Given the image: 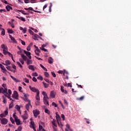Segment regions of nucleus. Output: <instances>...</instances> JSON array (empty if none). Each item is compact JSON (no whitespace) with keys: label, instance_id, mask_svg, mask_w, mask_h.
I'll return each instance as SVG.
<instances>
[{"label":"nucleus","instance_id":"nucleus-1","mask_svg":"<svg viewBox=\"0 0 131 131\" xmlns=\"http://www.w3.org/2000/svg\"><path fill=\"white\" fill-rule=\"evenodd\" d=\"M43 102L45 105H48V106H50L49 104V97L48 96H45L43 98Z\"/></svg>","mask_w":131,"mask_h":131},{"label":"nucleus","instance_id":"nucleus-2","mask_svg":"<svg viewBox=\"0 0 131 131\" xmlns=\"http://www.w3.org/2000/svg\"><path fill=\"white\" fill-rule=\"evenodd\" d=\"M33 113L34 114L35 118H37V116L39 115L40 112L38 110H34L33 111Z\"/></svg>","mask_w":131,"mask_h":131},{"label":"nucleus","instance_id":"nucleus-3","mask_svg":"<svg viewBox=\"0 0 131 131\" xmlns=\"http://www.w3.org/2000/svg\"><path fill=\"white\" fill-rule=\"evenodd\" d=\"M29 88L30 90L32 91V92H33V93H36V94H37V93L39 92V90H38V89H36V88H35V87H32L31 85H29Z\"/></svg>","mask_w":131,"mask_h":131},{"label":"nucleus","instance_id":"nucleus-4","mask_svg":"<svg viewBox=\"0 0 131 131\" xmlns=\"http://www.w3.org/2000/svg\"><path fill=\"white\" fill-rule=\"evenodd\" d=\"M12 98H14L15 100H18V98H19V95H18V92L17 91H14V93L12 95Z\"/></svg>","mask_w":131,"mask_h":131},{"label":"nucleus","instance_id":"nucleus-5","mask_svg":"<svg viewBox=\"0 0 131 131\" xmlns=\"http://www.w3.org/2000/svg\"><path fill=\"white\" fill-rule=\"evenodd\" d=\"M0 121L2 124H7L8 123V119L6 118H0Z\"/></svg>","mask_w":131,"mask_h":131},{"label":"nucleus","instance_id":"nucleus-6","mask_svg":"<svg viewBox=\"0 0 131 131\" xmlns=\"http://www.w3.org/2000/svg\"><path fill=\"white\" fill-rule=\"evenodd\" d=\"M8 92V89L5 88V90L3 88H0V94H5V93H7Z\"/></svg>","mask_w":131,"mask_h":131},{"label":"nucleus","instance_id":"nucleus-7","mask_svg":"<svg viewBox=\"0 0 131 131\" xmlns=\"http://www.w3.org/2000/svg\"><path fill=\"white\" fill-rule=\"evenodd\" d=\"M23 118H24V120H26L28 118V114H27V111H25V114L23 116H22Z\"/></svg>","mask_w":131,"mask_h":131},{"label":"nucleus","instance_id":"nucleus-8","mask_svg":"<svg viewBox=\"0 0 131 131\" xmlns=\"http://www.w3.org/2000/svg\"><path fill=\"white\" fill-rule=\"evenodd\" d=\"M0 68L2 69V70H3V73H6V72H8V71H7L6 68H5V66H3V64H0Z\"/></svg>","mask_w":131,"mask_h":131},{"label":"nucleus","instance_id":"nucleus-9","mask_svg":"<svg viewBox=\"0 0 131 131\" xmlns=\"http://www.w3.org/2000/svg\"><path fill=\"white\" fill-rule=\"evenodd\" d=\"M9 37L10 39L12 40V42H13V43H17V41L16 39H15V38L14 37H12L11 35H9Z\"/></svg>","mask_w":131,"mask_h":131},{"label":"nucleus","instance_id":"nucleus-10","mask_svg":"<svg viewBox=\"0 0 131 131\" xmlns=\"http://www.w3.org/2000/svg\"><path fill=\"white\" fill-rule=\"evenodd\" d=\"M29 107H31V108H32V105H31L30 101H29V103H28L26 105V108L28 111H29Z\"/></svg>","mask_w":131,"mask_h":131},{"label":"nucleus","instance_id":"nucleus-11","mask_svg":"<svg viewBox=\"0 0 131 131\" xmlns=\"http://www.w3.org/2000/svg\"><path fill=\"white\" fill-rule=\"evenodd\" d=\"M38 37H39V36L36 34H34L32 36V38L34 39V40H38V39H37Z\"/></svg>","mask_w":131,"mask_h":131},{"label":"nucleus","instance_id":"nucleus-12","mask_svg":"<svg viewBox=\"0 0 131 131\" xmlns=\"http://www.w3.org/2000/svg\"><path fill=\"white\" fill-rule=\"evenodd\" d=\"M19 29L20 30H21L23 33H24V34L26 33V32H27V28H25L24 29L23 27H20Z\"/></svg>","mask_w":131,"mask_h":131},{"label":"nucleus","instance_id":"nucleus-13","mask_svg":"<svg viewBox=\"0 0 131 131\" xmlns=\"http://www.w3.org/2000/svg\"><path fill=\"white\" fill-rule=\"evenodd\" d=\"M35 53L37 56H39L40 50H39V49H38V48L36 49V50H35Z\"/></svg>","mask_w":131,"mask_h":131},{"label":"nucleus","instance_id":"nucleus-14","mask_svg":"<svg viewBox=\"0 0 131 131\" xmlns=\"http://www.w3.org/2000/svg\"><path fill=\"white\" fill-rule=\"evenodd\" d=\"M17 125H20L21 124V121H20V119H18V118H16V119H14Z\"/></svg>","mask_w":131,"mask_h":131},{"label":"nucleus","instance_id":"nucleus-15","mask_svg":"<svg viewBox=\"0 0 131 131\" xmlns=\"http://www.w3.org/2000/svg\"><path fill=\"white\" fill-rule=\"evenodd\" d=\"M6 50V49L3 50V54H4V55H7V54H8L9 56H11V55H12V54H11V53L8 52V51H7Z\"/></svg>","mask_w":131,"mask_h":131},{"label":"nucleus","instance_id":"nucleus-16","mask_svg":"<svg viewBox=\"0 0 131 131\" xmlns=\"http://www.w3.org/2000/svg\"><path fill=\"white\" fill-rule=\"evenodd\" d=\"M30 127L31 128H33L35 127V124H34V122H33V121L30 122Z\"/></svg>","mask_w":131,"mask_h":131},{"label":"nucleus","instance_id":"nucleus-17","mask_svg":"<svg viewBox=\"0 0 131 131\" xmlns=\"http://www.w3.org/2000/svg\"><path fill=\"white\" fill-rule=\"evenodd\" d=\"M35 98L37 101H40V98L39 97V92H37Z\"/></svg>","mask_w":131,"mask_h":131},{"label":"nucleus","instance_id":"nucleus-18","mask_svg":"<svg viewBox=\"0 0 131 131\" xmlns=\"http://www.w3.org/2000/svg\"><path fill=\"white\" fill-rule=\"evenodd\" d=\"M6 9L7 11H8V12H10V10H13V8H12V7L10 6V5H7L6 7Z\"/></svg>","mask_w":131,"mask_h":131},{"label":"nucleus","instance_id":"nucleus-19","mask_svg":"<svg viewBox=\"0 0 131 131\" xmlns=\"http://www.w3.org/2000/svg\"><path fill=\"white\" fill-rule=\"evenodd\" d=\"M48 62L49 64H53V62H54V59H53V58L50 57L48 58Z\"/></svg>","mask_w":131,"mask_h":131},{"label":"nucleus","instance_id":"nucleus-20","mask_svg":"<svg viewBox=\"0 0 131 131\" xmlns=\"http://www.w3.org/2000/svg\"><path fill=\"white\" fill-rule=\"evenodd\" d=\"M21 58L24 61H27V60H28L27 56H25L24 54L21 55Z\"/></svg>","mask_w":131,"mask_h":131},{"label":"nucleus","instance_id":"nucleus-21","mask_svg":"<svg viewBox=\"0 0 131 131\" xmlns=\"http://www.w3.org/2000/svg\"><path fill=\"white\" fill-rule=\"evenodd\" d=\"M64 86H67V88H72V85L70 83H67L66 82V84L64 85Z\"/></svg>","mask_w":131,"mask_h":131},{"label":"nucleus","instance_id":"nucleus-22","mask_svg":"<svg viewBox=\"0 0 131 131\" xmlns=\"http://www.w3.org/2000/svg\"><path fill=\"white\" fill-rule=\"evenodd\" d=\"M28 68H29V69H30V70H32V71H34V70H35L34 67L32 65L29 66Z\"/></svg>","mask_w":131,"mask_h":131},{"label":"nucleus","instance_id":"nucleus-23","mask_svg":"<svg viewBox=\"0 0 131 131\" xmlns=\"http://www.w3.org/2000/svg\"><path fill=\"white\" fill-rule=\"evenodd\" d=\"M18 12H20V13H22L23 15H29V13H25V11L24 10H18Z\"/></svg>","mask_w":131,"mask_h":131},{"label":"nucleus","instance_id":"nucleus-24","mask_svg":"<svg viewBox=\"0 0 131 131\" xmlns=\"http://www.w3.org/2000/svg\"><path fill=\"white\" fill-rule=\"evenodd\" d=\"M42 83L44 85V88H45V89H48V88H49V85H50L49 84L45 82H42Z\"/></svg>","mask_w":131,"mask_h":131},{"label":"nucleus","instance_id":"nucleus-25","mask_svg":"<svg viewBox=\"0 0 131 131\" xmlns=\"http://www.w3.org/2000/svg\"><path fill=\"white\" fill-rule=\"evenodd\" d=\"M50 97L51 98H55V93H54V91H51L50 93Z\"/></svg>","mask_w":131,"mask_h":131},{"label":"nucleus","instance_id":"nucleus-26","mask_svg":"<svg viewBox=\"0 0 131 131\" xmlns=\"http://www.w3.org/2000/svg\"><path fill=\"white\" fill-rule=\"evenodd\" d=\"M15 109H16L17 111H20L21 107L18 104L15 105Z\"/></svg>","mask_w":131,"mask_h":131},{"label":"nucleus","instance_id":"nucleus-27","mask_svg":"<svg viewBox=\"0 0 131 131\" xmlns=\"http://www.w3.org/2000/svg\"><path fill=\"white\" fill-rule=\"evenodd\" d=\"M40 67H41V68H42V69L44 71H48V69H47V68H46L43 66H42V64H40Z\"/></svg>","mask_w":131,"mask_h":131},{"label":"nucleus","instance_id":"nucleus-28","mask_svg":"<svg viewBox=\"0 0 131 131\" xmlns=\"http://www.w3.org/2000/svg\"><path fill=\"white\" fill-rule=\"evenodd\" d=\"M52 123L53 125V126H57V125L56 124V120L55 119H53L52 121Z\"/></svg>","mask_w":131,"mask_h":131},{"label":"nucleus","instance_id":"nucleus-29","mask_svg":"<svg viewBox=\"0 0 131 131\" xmlns=\"http://www.w3.org/2000/svg\"><path fill=\"white\" fill-rule=\"evenodd\" d=\"M27 65H30V64H32V60H29V59L27 60Z\"/></svg>","mask_w":131,"mask_h":131},{"label":"nucleus","instance_id":"nucleus-30","mask_svg":"<svg viewBox=\"0 0 131 131\" xmlns=\"http://www.w3.org/2000/svg\"><path fill=\"white\" fill-rule=\"evenodd\" d=\"M14 107V103H13V102H11V103L9 104V109H12V107Z\"/></svg>","mask_w":131,"mask_h":131},{"label":"nucleus","instance_id":"nucleus-31","mask_svg":"<svg viewBox=\"0 0 131 131\" xmlns=\"http://www.w3.org/2000/svg\"><path fill=\"white\" fill-rule=\"evenodd\" d=\"M7 32L8 33H10L11 34H12V33H13V32H14V31H13V30H12L11 29H8Z\"/></svg>","mask_w":131,"mask_h":131},{"label":"nucleus","instance_id":"nucleus-32","mask_svg":"<svg viewBox=\"0 0 131 131\" xmlns=\"http://www.w3.org/2000/svg\"><path fill=\"white\" fill-rule=\"evenodd\" d=\"M2 32H1V35H3L4 36V35H5V34H6V31H5L4 29H2Z\"/></svg>","mask_w":131,"mask_h":131},{"label":"nucleus","instance_id":"nucleus-33","mask_svg":"<svg viewBox=\"0 0 131 131\" xmlns=\"http://www.w3.org/2000/svg\"><path fill=\"white\" fill-rule=\"evenodd\" d=\"M5 63H6V66H8V65H10L11 64V61H10V60H6L5 61Z\"/></svg>","mask_w":131,"mask_h":131},{"label":"nucleus","instance_id":"nucleus-34","mask_svg":"<svg viewBox=\"0 0 131 131\" xmlns=\"http://www.w3.org/2000/svg\"><path fill=\"white\" fill-rule=\"evenodd\" d=\"M45 113L48 114V115H50V114H51V112H50V110H49L48 109H45Z\"/></svg>","mask_w":131,"mask_h":131},{"label":"nucleus","instance_id":"nucleus-35","mask_svg":"<svg viewBox=\"0 0 131 131\" xmlns=\"http://www.w3.org/2000/svg\"><path fill=\"white\" fill-rule=\"evenodd\" d=\"M8 23L12 28H15V26L14 25V23H13V22L9 21Z\"/></svg>","mask_w":131,"mask_h":131},{"label":"nucleus","instance_id":"nucleus-36","mask_svg":"<svg viewBox=\"0 0 131 131\" xmlns=\"http://www.w3.org/2000/svg\"><path fill=\"white\" fill-rule=\"evenodd\" d=\"M44 74L46 77H50V74H49V73L45 72H44Z\"/></svg>","mask_w":131,"mask_h":131},{"label":"nucleus","instance_id":"nucleus-37","mask_svg":"<svg viewBox=\"0 0 131 131\" xmlns=\"http://www.w3.org/2000/svg\"><path fill=\"white\" fill-rule=\"evenodd\" d=\"M19 20H21V21H23V22H25L26 21V20L25 19V18H24L23 17L21 16L19 17Z\"/></svg>","mask_w":131,"mask_h":131},{"label":"nucleus","instance_id":"nucleus-38","mask_svg":"<svg viewBox=\"0 0 131 131\" xmlns=\"http://www.w3.org/2000/svg\"><path fill=\"white\" fill-rule=\"evenodd\" d=\"M19 40L21 41V45H23V46H26V43H25V41H23V40L19 39Z\"/></svg>","mask_w":131,"mask_h":131},{"label":"nucleus","instance_id":"nucleus-39","mask_svg":"<svg viewBox=\"0 0 131 131\" xmlns=\"http://www.w3.org/2000/svg\"><path fill=\"white\" fill-rule=\"evenodd\" d=\"M10 121H11V122L13 124H15V121H14V119H13V118L10 117Z\"/></svg>","mask_w":131,"mask_h":131},{"label":"nucleus","instance_id":"nucleus-40","mask_svg":"<svg viewBox=\"0 0 131 131\" xmlns=\"http://www.w3.org/2000/svg\"><path fill=\"white\" fill-rule=\"evenodd\" d=\"M40 49L41 50V51H43L44 52H48V50L45 49V47H40Z\"/></svg>","mask_w":131,"mask_h":131},{"label":"nucleus","instance_id":"nucleus-41","mask_svg":"<svg viewBox=\"0 0 131 131\" xmlns=\"http://www.w3.org/2000/svg\"><path fill=\"white\" fill-rule=\"evenodd\" d=\"M19 61L21 63L22 65H24V61H23L22 58H19Z\"/></svg>","mask_w":131,"mask_h":131},{"label":"nucleus","instance_id":"nucleus-42","mask_svg":"<svg viewBox=\"0 0 131 131\" xmlns=\"http://www.w3.org/2000/svg\"><path fill=\"white\" fill-rule=\"evenodd\" d=\"M10 77L13 80H14V81H16V82H17V79L15 77H14L13 76L10 75Z\"/></svg>","mask_w":131,"mask_h":131},{"label":"nucleus","instance_id":"nucleus-43","mask_svg":"<svg viewBox=\"0 0 131 131\" xmlns=\"http://www.w3.org/2000/svg\"><path fill=\"white\" fill-rule=\"evenodd\" d=\"M1 48H2V49H3V50H7V48H6V46L4 44H3L1 46Z\"/></svg>","mask_w":131,"mask_h":131},{"label":"nucleus","instance_id":"nucleus-44","mask_svg":"<svg viewBox=\"0 0 131 131\" xmlns=\"http://www.w3.org/2000/svg\"><path fill=\"white\" fill-rule=\"evenodd\" d=\"M52 3H50V6H49V12H50V13H51V12H52Z\"/></svg>","mask_w":131,"mask_h":131},{"label":"nucleus","instance_id":"nucleus-45","mask_svg":"<svg viewBox=\"0 0 131 131\" xmlns=\"http://www.w3.org/2000/svg\"><path fill=\"white\" fill-rule=\"evenodd\" d=\"M24 101L25 102H28V103H30V100H29V99L27 97H26V98L24 99Z\"/></svg>","mask_w":131,"mask_h":131},{"label":"nucleus","instance_id":"nucleus-46","mask_svg":"<svg viewBox=\"0 0 131 131\" xmlns=\"http://www.w3.org/2000/svg\"><path fill=\"white\" fill-rule=\"evenodd\" d=\"M3 103H4V104L7 103V100H6V99H5V96H3Z\"/></svg>","mask_w":131,"mask_h":131},{"label":"nucleus","instance_id":"nucleus-47","mask_svg":"<svg viewBox=\"0 0 131 131\" xmlns=\"http://www.w3.org/2000/svg\"><path fill=\"white\" fill-rule=\"evenodd\" d=\"M28 31L30 33V34H32V35L34 34L33 31H32V30H31V29H29Z\"/></svg>","mask_w":131,"mask_h":131},{"label":"nucleus","instance_id":"nucleus-48","mask_svg":"<svg viewBox=\"0 0 131 131\" xmlns=\"http://www.w3.org/2000/svg\"><path fill=\"white\" fill-rule=\"evenodd\" d=\"M52 106H54L55 107H58V105H57V104L54 102L52 103Z\"/></svg>","mask_w":131,"mask_h":131},{"label":"nucleus","instance_id":"nucleus-49","mask_svg":"<svg viewBox=\"0 0 131 131\" xmlns=\"http://www.w3.org/2000/svg\"><path fill=\"white\" fill-rule=\"evenodd\" d=\"M22 52H23V50H19V51L17 52L18 55H21V56H22L23 54H21L22 53Z\"/></svg>","mask_w":131,"mask_h":131},{"label":"nucleus","instance_id":"nucleus-50","mask_svg":"<svg viewBox=\"0 0 131 131\" xmlns=\"http://www.w3.org/2000/svg\"><path fill=\"white\" fill-rule=\"evenodd\" d=\"M24 81L25 82H26V83H29V80L27 78H25Z\"/></svg>","mask_w":131,"mask_h":131},{"label":"nucleus","instance_id":"nucleus-51","mask_svg":"<svg viewBox=\"0 0 131 131\" xmlns=\"http://www.w3.org/2000/svg\"><path fill=\"white\" fill-rule=\"evenodd\" d=\"M16 63H17V65H18L20 67V68H23V66H22L21 65V63H20L18 61H17Z\"/></svg>","mask_w":131,"mask_h":131},{"label":"nucleus","instance_id":"nucleus-52","mask_svg":"<svg viewBox=\"0 0 131 131\" xmlns=\"http://www.w3.org/2000/svg\"><path fill=\"white\" fill-rule=\"evenodd\" d=\"M32 80H33V81H34V82H36V81H37V79H36V78H35V77H33Z\"/></svg>","mask_w":131,"mask_h":131},{"label":"nucleus","instance_id":"nucleus-53","mask_svg":"<svg viewBox=\"0 0 131 131\" xmlns=\"http://www.w3.org/2000/svg\"><path fill=\"white\" fill-rule=\"evenodd\" d=\"M13 117L14 118V119H16V118H18V117H17V116H16V113H14L13 114Z\"/></svg>","mask_w":131,"mask_h":131},{"label":"nucleus","instance_id":"nucleus-54","mask_svg":"<svg viewBox=\"0 0 131 131\" xmlns=\"http://www.w3.org/2000/svg\"><path fill=\"white\" fill-rule=\"evenodd\" d=\"M0 117H1V118H3V117H6V115L5 114H0Z\"/></svg>","mask_w":131,"mask_h":131},{"label":"nucleus","instance_id":"nucleus-55","mask_svg":"<svg viewBox=\"0 0 131 131\" xmlns=\"http://www.w3.org/2000/svg\"><path fill=\"white\" fill-rule=\"evenodd\" d=\"M61 117L62 118V120H65V115H64V114H61Z\"/></svg>","mask_w":131,"mask_h":131},{"label":"nucleus","instance_id":"nucleus-56","mask_svg":"<svg viewBox=\"0 0 131 131\" xmlns=\"http://www.w3.org/2000/svg\"><path fill=\"white\" fill-rule=\"evenodd\" d=\"M8 93L9 94H8L9 96H11V95H12V90L9 89V90H8Z\"/></svg>","mask_w":131,"mask_h":131},{"label":"nucleus","instance_id":"nucleus-57","mask_svg":"<svg viewBox=\"0 0 131 131\" xmlns=\"http://www.w3.org/2000/svg\"><path fill=\"white\" fill-rule=\"evenodd\" d=\"M42 95H43V96H44V97H46V96H48L47 94V93L45 91H43L42 92Z\"/></svg>","mask_w":131,"mask_h":131},{"label":"nucleus","instance_id":"nucleus-58","mask_svg":"<svg viewBox=\"0 0 131 131\" xmlns=\"http://www.w3.org/2000/svg\"><path fill=\"white\" fill-rule=\"evenodd\" d=\"M51 74H52V76L53 77H56V74L55 73V72H51Z\"/></svg>","mask_w":131,"mask_h":131},{"label":"nucleus","instance_id":"nucleus-59","mask_svg":"<svg viewBox=\"0 0 131 131\" xmlns=\"http://www.w3.org/2000/svg\"><path fill=\"white\" fill-rule=\"evenodd\" d=\"M37 78V79H39V80H42V79H43L42 76H41L38 77Z\"/></svg>","mask_w":131,"mask_h":131},{"label":"nucleus","instance_id":"nucleus-60","mask_svg":"<svg viewBox=\"0 0 131 131\" xmlns=\"http://www.w3.org/2000/svg\"><path fill=\"white\" fill-rule=\"evenodd\" d=\"M40 104V102L39 101H36L35 102V105L36 106H38Z\"/></svg>","mask_w":131,"mask_h":131},{"label":"nucleus","instance_id":"nucleus-61","mask_svg":"<svg viewBox=\"0 0 131 131\" xmlns=\"http://www.w3.org/2000/svg\"><path fill=\"white\" fill-rule=\"evenodd\" d=\"M83 99H84V96H81V97L78 98V100H79V101H82V100H83Z\"/></svg>","mask_w":131,"mask_h":131},{"label":"nucleus","instance_id":"nucleus-62","mask_svg":"<svg viewBox=\"0 0 131 131\" xmlns=\"http://www.w3.org/2000/svg\"><path fill=\"white\" fill-rule=\"evenodd\" d=\"M17 130H19V131L22 130V126H18V127L17 128Z\"/></svg>","mask_w":131,"mask_h":131},{"label":"nucleus","instance_id":"nucleus-63","mask_svg":"<svg viewBox=\"0 0 131 131\" xmlns=\"http://www.w3.org/2000/svg\"><path fill=\"white\" fill-rule=\"evenodd\" d=\"M7 69L9 71L12 69V67L11 66H8L6 67Z\"/></svg>","mask_w":131,"mask_h":131},{"label":"nucleus","instance_id":"nucleus-64","mask_svg":"<svg viewBox=\"0 0 131 131\" xmlns=\"http://www.w3.org/2000/svg\"><path fill=\"white\" fill-rule=\"evenodd\" d=\"M57 113H56V119H58V118H60V116L57 114Z\"/></svg>","mask_w":131,"mask_h":131}]
</instances>
